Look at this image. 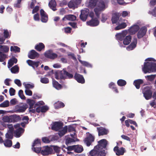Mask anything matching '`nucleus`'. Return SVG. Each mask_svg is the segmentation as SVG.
I'll return each mask as SVG.
<instances>
[{
  "instance_id": "obj_1",
  "label": "nucleus",
  "mask_w": 156,
  "mask_h": 156,
  "mask_svg": "<svg viewBox=\"0 0 156 156\" xmlns=\"http://www.w3.org/2000/svg\"><path fill=\"white\" fill-rule=\"evenodd\" d=\"M142 70L144 73L156 72V63L154 62H145Z\"/></svg>"
},
{
  "instance_id": "obj_2",
  "label": "nucleus",
  "mask_w": 156,
  "mask_h": 156,
  "mask_svg": "<svg viewBox=\"0 0 156 156\" xmlns=\"http://www.w3.org/2000/svg\"><path fill=\"white\" fill-rule=\"evenodd\" d=\"M105 8L104 2L102 0H98L97 6L94 9V12L97 17H99L100 13V12L105 10Z\"/></svg>"
},
{
  "instance_id": "obj_3",
  "label": "nucleus",
  "mask_w": 156,
  "mask_h": 156,
  "mask_svg": "<svg viewBox=\"0 0 156 156\" xmlns=\"http://www.w3.org/2000/svg\"><path fill=\"white\" fill-rule=\"evenodd\" d=\"M98 144L95 146V148L98 149L101 151H104V152L107 153V151H105V150H107V148L106 146L108 143V141L105 139H102L98 142Z\"/></svg>"
},
{
  "instance_id": "obj_4",
  "label": "nucleus",
  "mask_w": 156,
  "mask_h": 156,
  "mask_svg": "<svg viewBox=\"0 0 156 156\" xmlns=\"http://www.w3.org/2000/svg\"><path fill=\"white\" fill-rule=\"evenodd\" d=\"M88 156H105L106 152H104L98 149L94 148L91 150L87 154Z\"/></svg>"
},
{
  "instance_id": "obj_5",
  "label": "nucleus",
  "mask_w": 156,
  "mask_h": 156,
  "mask_svg": "<svg viewBox=\"0 0 156 156\" xmlns=\"http://www.w3.org/2000/svg\"><path fill=\"white\" fill-rule=\"evenodd\" d=\"M60 77L61 79L65 80V79L73 78V75L66 71V69H63L62 71H60Z\"/></svg>"
},
{
  "instance_id": "obj_6",
  "label": "nucleus",
  "mask_w": 156,
  "mask_h": 156,
  "mask_svg": "<svg viewBox=\"0 0 156 156\" xmlns=\"http://www.w3.org/2000/svg\"><path fill=\"white\" fill-rule=\"evenodd\" d=\"M144 97L146 100L151 99L152 96V93L149 87H144L143 90Z\"/></svg>"
},
{
  "instance_id": "obj_7",
  "label": "nucleus",
  "mask_w": 156,
  "mask_h": 156,
  "mask_svg": "<svg viewBox=\"0 0 156 156\" xmlns=\"http://www.w3.org/2000/svg\"><path fill=\"white\" fill-rule=\"evenodd\" d=\"M89 10L88 9H84L81 10V13L80 15V18L83 21H86L88 14Z\"/></svg>"
},
{
  "instance_id": "obj_8",
  "label": "nucleus",
  "mask_w": 156,
  "mask_h": 156,
  "mask_svg": "<svg viewBox=\"0 0 156 156\" xmlns=\"http://www.w3.org/2000/svg\"><path fill=\"white\" fill-rule=\"evenodd\" d=\"M44 56L51 59H54L57 58L58 55L55 53L53 52V51L51 50H48L46 51L44 54Z\"/></svg>"
},
{
  "instance_id": "obj_9",
  "label": "nucleus",
  "mask_w": 156,
  "mask_h": 156,
  "mask_svg": "<svg viewBox=\"0 0 156 156\" xmlns=\"http://www.w3.org/2000/svg\"><path fill=\"white\" fill-rule=\"evenodd\" d=\"M27 102L29 105V112L31 113H35V109H33V108L34 105V106L35 104V101L34 100L28 99L27 100Z\"/></svg>"
},
{
  "instance_id": "obj_10",
  "label": "nucleus",
  "mask_w": 156,
  "mask_h": 156,
  "mask_svg": "<svg viewBox=\"0 0 156 156\" xmlns=\"http://www.w3.org/2000/svg\"><path fill=\"white\" fill-rule=\"evenodd\" d=\"M113 150L115 153L116 154L117 156L123 155L124 153L126 151L125 148L123 147H121L120 148H119L118 146L115 147L113 149Z\"/></svg>"
},
{
  "instance_id": "obj_11",
  "label": "nucleus",
  "mask_w": 156,
  "mask_h": 156,
  "mask_svg": "<svg viewBox=\"0 0 156 156\" xmlns=\"http://www.w3.org/2000/svg\"><path fill=\"white\" fill-rule=\"evenodd\" d=\"M94 137L91 134H89L84 140V141L87 146H89L94 141Z\"/></svg>"
},
{
  "instance_id": "obj_12",
  "label": "nucleus",
  "mask_w": 156,
  "mask_h": 156,
  "mask_svg": "<svg viewBox=\"0 0 156 156\" xmlns=\"http://www.w3.org/2000/svg\"><path fill=\"white\" fill-rule=\"evenodd\" d=\"M97 129L99 136L107 135L109 132V131L108 129L101 126L97 127Z\"/></svg>"
},
{
  "instance_id": "obj_13",
  "label": "nucleus",
  "mask_w": 156,
  "mask_h": 156,
  "mask_svg": "<svg viewBox=\"0 0 156 156\" xmlns=\"http://www.w3.org/2000/svg\"><path fill=\"white\" fill-rule=\"evenodd\" d=\"M63 125V123L62 122H55L52 126L51 129L53 130L58 131L62 128Z\"/></svg>"
},
{
  "instance_id": "obj_14",
  "label": "nucleus",
  "mask_w": 156,
  "mask_h": 156,
  "mask_svg": "<svg viewBox=\"0 0 156 156\" xmlns=\"http://www.w3.org/2000/svg\"><path fill=\"white\" fill-rule=\"evenodd\" d=\"M40 13L41 16V21L43 23H46L48 19V15L43 9L40 10Z\"/></svg>"
},
{
  "instance_id": "obj_15",
  "label": "nucleus",
  "mask_w": 156,
  "mask_h": 156,
  "mask_svg": "<svg viewBox=\"0 0 156 156\" xmlns=\"http://www.w3.org/2000/svg\"><path fill=\"white\" fill-rule=\"evenodd\" d=\"M147 29L145 27H142L138 31L137 34V38L140 39L144 36L147 32Z\"/></svg>"
},
{
  "instance_id": "obj_16",
  "label": "nucleus",
  "mask_w": 156,
  "mask_h": 156,
  "mask_svg": "<svg viewBox=\"0 0 156 156\" xmlns=\"http://www.w3.org/2000/svg\"><path fill=\"white\" fill-rule=\"evenodd\" d=\"M87 23L88 25L92 27H94L98 25L99 22L97 18H92L91 20L87 22Z\"/></svg>"
},
{
  "instance_id": "obj_17",
  "label": "nucleus",
  "mask_w": 156,
  "mask_h": 156,
  "mask_svg": "<svg viewBox=\"0 0 156 156\" xmlns=\"http://www.w3.org/2000/svg\"><path fill=\"white\" fill-rule=\"evenodd\" d=\"M121 16V14L118 12H116L113 13L112 15L111 19L112 23L113 24L117 23Z\"/></svg>"
},
{
  "instance_id": "obj_18",
  "label": "nucleus",
  "mask_w": 156,
  "mask_h": 156,
  "mask_svg": "<svg viewBox=\"0 0 156 156\" xmlns=\"http://www.w3.org/2000/svg\"><path fill=\"white\" fill-rule=\"evenodd\" d=\"M52 149L48 146L44 147L43 149L41 150V154L44 155H47L51 153Z\"/></svg>"
},
{
  "instance_id": "obj_19",
  "label": "nucleus",
  "mask_w": 156,
  "mask_h": 156,
  "mask_svg": "<svg viewBox=\"0 0 156 156\" xmlns=\"http://www.w3.org/2000/svg\"><path fill=\"white\" fill-rule=\"evenodd\" d=\"M127 34V31L125 30L121 33H119L116 34L115 36L118 40L120 41L123 40Z\"/></svg>"
},
{
  "instance_id": "obj_20",
  "label": "nucleus",
  "mask_w": 156,
  "mask_h": 156,
  "mask_svg": "<svg viewBox=\"0 0 156 156\" xmlns=\"http://www.w3.org/2000/svg\"><path fill=\"white\" fill-rule=\"evenodd\" d=\"M137 40L136 38H133V41L127 48L126 49L128 51L132 50L133 49L136 47L137 44Z\"/></svg>"
},
{
  "instance_id": "obj_21",
  "label": "nucleus",
  "mask_w": 156,
  "mask_h": 156,
  "mask_svg": "<svg viewBox=\"0 0 156 156\" xmlns=\"http://www.w3.org/2000/svg\"><path fill=\"white\" fill-rule=\"evenodd\" d=\"M74 78L75 80L79 83H85V80L82 75L76 73L74 76Z\"/></svg>"
},
{
  "instance_id": "obj_22",
  "label": "nucleus",
  "mask_w": 156,
  "mask_h": 156,
  "mask_svg": "<svg viewBox=\"0 0 156 156\" xmlns=\"http://www.w3.org/2000/svg\"><path fill=\"white\" fill-rule=\"evenodd\" d=\"M39 56V54L34 50H31L28 54V58L31 59H35Z\"/></svg>"
},
{
  "instance_id": "obj_23",
  "label": "nucleus",
  "mask_w": 156,
  "mask_h": 156,
  "mask_svg": "<svg viewBox=\"0 0 156 156\" xmlns=\"http://www.w3.org/2000/svg\"><path fill=\"white\" fill-rule=\"evenodd\" d=\"M140 29L139 26L137 25H134L131 27L129 29V33L132 34H134L137 32Z\"/></svg>"
},
{
  "instance_id": "obj_24",
  "label": "nucleus",
  "mask_w": 156,
  "mask_h": 156,
  "mask_svg": "<svg viewBox=\"0 0 156 156\" xmlns=\"http://www.w3.org/2000/svg\"><path fill=\"white\" fill-rule=\"evenodd\" d=\"M144 83L143 80L139 79L136 80L134 81L133 84L137 89H139L140 87V85Z\"/></svg>"
},
{
  "instance_id": "obj_25",
  "label": "nucleus",
  "mask_w": 156,
  "mask_h": 156,
  "mask_svg": "<svg viewBox=\"0 0 156 156\" xmlns=\"http://www.w3.org/2000/svg\"><path fill=\"white\" fill-rule=\"evenodd\" d=\"M28 64L30 66H32L33 67H38L39 66L40 62L39 61L35 62L30 60H28L27 61Z\"/></svg>"
},
{
  "instance_id": "obj_26",
  "label": "nucleus",
  "mask_w": 156,
  "mask_h": 156,
  "mask_svg": "<svg viewBox=\"0 0 156 156\" xmlns=\"http://www.w3.org/2000/svg\"><path fill=\"white\" fill-rule=\"evenodd\" d=\"M48 5L50 8L53 11H55L57 10L56 8V3L55 0H51L48 4Z\"/></svg>"
},
{
  "instance_id": "obj_27",
  "label": "nucleus",
  "mask_w": 156,
  "mask_h": 156,
  "mask_svg": "<svg viewBox=\"0 0 156 156\" xmlns=\"http://www.w3.org/2000/svg\"><path fill=\"white\" fill-rule=\"evenodd\" d=\"M17 62V59L15 57H13L10 59L8 61V68L11 67L14 64V63H16Z\"/></svg>"
},
{
  "instance_id": "obj_28",
  "label": "nucleus",
  "mask_w": 156,
  "mask_h": 156,
  "mask_svg": "<svg viewBox=\"0 0 156 156\" xmlns=\"http://www.w3.org/2000/svg\"><path fill=\"white\" fill-rule=\"evenodd\" d=\"M24 129L21 127H20L16 129L15 132V134L17 137H19L21 134L24 132Z\"/></svg>"
},
{
  "instance_id": "obj_29",
  "label": "nucleus",
  "mask_w": 156,
  "mask_h": 156,
  "mask_svg": "<svg viewBox=\"0 0 156 156\" xmlns=\"http://www.w3.org/2000/svg\"><path fill=\"white\" fill-rule=\"evenodd\" d=\"M83 150V146L80 145H75L74 152L77 153L82 152Z\"/></svg>"
},
{
  "instance_id": "obj_30",
  "label": "nucleus",
  "mask_w": 156,
  "mask_h": 156,
  "mask_svg": "<svg viewBox=\"0 0 156 156\" xmlns=\"http://www.w3.org/2000/svg\"><path fill=\"white\" fill-rule=\"evenodd\" d=\"M13 128L12 127L10 128L8 132L6 133L5 134V137L7 139H12L13 137Z\"/></svg>"
},
{
  "instance_id": "obj_31",
  "label": "nucleus",
  "mask_w": 156,
  "mask_h": 156,
  "mask_svg": "<svg viewBox=\"0 0 156 156\" xmlns=\"http://www.w3.org/2000/svg\"><path fill=\"white\" fill-rule=\"evenodd\" d=\"M132 39L131 36L129 35L126 36L123 40V43L125 45H128L131 42Z\"/></svg>"
},
{
  "instance_id": "obj_32",
  "label": "nucleus",
  "mask_w": 156,
  "mask_h": 156,
  "mask_svg": "<svg viewBox=\"0 0 156 156\" xmlns=\"http://www.w3.org/2000/svg\"><path fill=\"white\" fill-rule=\"evenodd\" d=\"M45 48L44 44L42 43H40L35 46V48L38 51H41Z\"/></svg>"
},
{
  "instance_id": "obj_33",
  "label": "nucleus",
  "mask_w": 156,
  "mask_h": 156,
  "mask_svg": "<svg viewBox=\"0 0 156 156\" xmlns=\"http://www.w3.org/2000/svg\"><path fill=\"white\" fill-rule=\"evenodd\" d=\"M52 84L53 86L57 90H60L62 88L61 85L55 80H53Z\"/></svg>"
},
{
  "instance_id": "obj_34",
  "label": "nucleus",
  "mask_w": 156,
  "mask_h": 156,
  "mask_svg": "<svg viewBox=\"0 0 156 156\" xmlns=\"http://www.w3.org/2000/svg\"><path fill=\"white\" fill-rule=\"evenodd\" d=\"M67 126H65L62 130L59 131L58 132V134L59 136L60 137L64 136L67 132Z\"/></svg>"
},
{
  "instance_id": "obj_35",
  "label": "nucleus",
  "mask_w": 156,
  "mask_h": 156,
  "mask_svg": "<svg viewBox=\"0 0 156 156\" xmlns=\"http://www.w3.org/2000/svg\"><path fill=\"white\" fill-rule=\"evenodd\" d=\"M9 50V47L7 45H0V51L2 53H6Z\"/></svg>"
},
{
  "instance_id": "obj_36",
  "label": "nucleus",
  "mask_w": 156,
  "mask_h": 156,
  "mask_svg": "<svg viewBox=\"0 0 156 156\" xmlns=\"http://www.w3.org/2000/svg\"><path fill=\"white\" fill-rule=\"evenodd\" d=\"M127 25L126 23L123 22L117 26L115 28V30H118L121 29L125 28Z\"/></svg>"
},
{
  "instance_id": "obj_37",
  "label": "nucleus",
  "mask_w": 156,
  "mask_h": 156,
  "mask_svg": "<svg viewBox=\"0 0 156 156\" xmlns=\"http://www.w3.org/2000/svg\"><path fill=\"white\" fill-rule=\"evenodd\" d=\"M12 121L14 122H18L21 120V118L19 115H13L11 116Z\"/></svg>"
},
{
  "instance_id": "obj_38",
  "label": "nucleus",
  "mask_w": 156,
  "mask_h": 156,
  "mask_svg": "<svg viewBox=\"0 0 156 156\" xmlns=\"http://www.w3.org/2000/svg\"><path fill=\"white\" fill-rule=\"evenodd\" d=\"M4 144L5 147H10L12 146V142L10 140L6 139L4 141Z\"/></svg>"
},
{
  "instance_id": "obj_39",
  "label": "nucleus",
  "mask_w": 156,
  "mask_h": 156,
  "mask_svg": "<svg viewBox=\"0 0 156 156\" xmlns=\"http://www.w3.org/2000/svg\"><path fill=\"white\" fill-rule=\"evenodd\" d=\"M11 72L13 73H16L19 72V67L18 65H16L11 69Z\"/></svg>"
},
{
  "instance_id": "obj_40",
  "label": "nucleus",
  "mask_w": 156,
  "mask_h": 156,
  "mask_svg": "<svg viewBox=\"0 0 156 156\" xmlns=\"http://www.w3.org/2000/svg\"><path fill=\"white\" fill-rule=\"evenodd\" d=\"M10 51L12 52H19L20 51V48L17 46H11L10 47Z\"/></svg>"
},
{
  "instance_id": "obj_41",
  "label": "nucleus",
  "mask_w": 156,
  "mask_h": 156,
  "mask_svg": "<svg viewBox=\"0 0 156 156\" xmlns=\"http://www.w3.org/2000/svg\"><path fill=\"white\" fill-rule=\"evenodd\" d=\"M41 145V140L38 139H36L34 141L32 145V147H36L37 146H40Z\"/></svg>"
},
{
  "instance_id": "obj_42",
  "label": "nucleus",
  "mask_w": 156,
  "mask_h": 156,
  "mask_svg": "<svg viewBox=\"0 0 156 156\" xmlns=\"http://www.w3.org/2000/svg\"><path fill=\"white\" fill-rule=\"evenodd\" d=\"M79 62L83 66L87 67L92 68V65L91 64L86 61L79 60Z\"/></svg>"
},
{
  "instance_id": "obj_43",
  "label": "nucleus",
  "mask_w": 156,
  "mask_h": 156,
  "mask_svg": "<svg viewBox=\"0 0 156 156\" xmlns=\"http://www.w3.org/2000/svg\"><path fill=\"white\" fill-rule=\"evenodd\" d=\"M117 83L119 86L122 87L125 86L126 84V82L123 80L119 79L117 81Z\"/></svg>"
},
{
  "instance_id": "obj_44",
  "label": "nucleus",
  "mask_w": 156,
  "mask_h": 156,
  "mask_svg": "<svg viewBox=\"0 0 156 156\" xmlns=\"http://www.w3.org/2000/svg\"><path fill=\"white\" fill-rule=\"evenodd\" d=\"M66 19L71 21H74L76 20V17L75 16L73 15L69 14L66 16Z\"/></svg>"
},
{
  "instance_id": "obj_45",
  "label": "nucleus",
  "mask_w": 156,
  "mask_h": 156,
  "mask_svg": "<svg viewBox=\"0 0 156 156\" xmlns=\"http://www.w3.org/2000/svg\"><path fill=\"white\" fill-rule=\"evenodd\" d=\"M55 106L56 108L58 109L64 107L65 106V105L62 102L58 101L55 103Z\"/></svg>"
},
{
  "instance_id": "obj_46",
  "label": "nucleus",
  "mask_w": 156,
  "mask_h": 156,
  "mask_svg": "<svg viewBox=\"0 0 156 156\" xmlns=\"http://www.w3.org/2000/svg\"><path fill=\"white\" fill-rule=\"evenodd\" d=\"M98 0H90L89 2V5L91 8L94 7L98 3Z\"/></svg>"
},
{
  "instance_id": "obj_47",
  "label": "nucleus",
  "mask_w": 156,
  "mask_h": 156,
  "mask_svg": "<svg viewBox=\"0 0 156 156\" xmlns=\"http://www.w3.org/2000/svg\"><path fill=\"white\" fill-rule=\"evenodd\" d=\"M7 58V55L2 51H0V62H3Z\"/></svg>"
},
{
  "instance_id": "obj_48",
  "label": "nucleus",
  "mask_w": 156,
  "mask_h": 156,
  "mask_svg": "<svg viewBox=\"0 0 156 156\" xmlns=\"http://www.w3.org/2000/svg\"><path fill=\"white\" fill-rule=\"evenodd\" d=\"M76 5V4L73 0L70 1L68 4V6L71 9H73Z\"/></svg>"
},
{
  "instance_id": "obj_49",
  "label": "nucleus",
  "mask_w": 156,
  "mask_h": 156,
  "mask_svg": "<svg viewBox=\"0 0 156 156\" xmlns=\"http://www.w3.org/2000/svg\"><path fill=\"white\" fill-rule=\"evenodd\" d=\"M75 141L74 139L68 137L65 140V144L68 145L69 144Z\"/></svg>"
},
{
  "instance_id": "obj_50",
  "label": "nucleus",
  "mask_w": 156,
  "mask_h": 156,
  "mask_svg": "<svg viewBox=\"0 0 156 156\" xmlns=\"http://www.w3.org/2000/svg\"><path fill=\"white\" fill-rule=\"evenodd\" d=\"M9 106V102L8 100H6L0 104L1 107H6Z\"/></svg>"
},
{
  "instance_id": "obj_51",
  "label": "nucleus",
  "mask_w": 156,
  "mask_h": 156,
  "mask_svg": "<svg viewBox=\"0 0 156 156\" xmlns=\"http://www.w3.org/2000/svg\"><path fill=\"white\" fill-rule=\"evenodd\" d=\"M32 149L34 152L36 153H39L41 152V147H32Z\"/></svg>"
},
{
  "instance_id": "obj_52",
  "label": "nucleus",
  "mask_w": 156,
  "mask_h": 156,
  "mask_svg": "<svg viewBox=\"0 0 156 156\" xmlns=\"http://www.w3.org/2000/svg\"><path fill=\"white\" fill-rule=\"evenodd\" d=\"M18 94L20 98L22 100H25L26 97L23 94V91L22 90H19L18 92Z\"/></svg>"
},
{
  "instance_id": "obj_53",
  "label": "nucleus",
  "mask_w": 156,
  "mask_h": 156,
  "mask_svg": "<svg viewBox=\"0 0 156 156\" xmlns=\"http://www.w3.org/2000/svg\"><path fill=\"white\" fill-rule=\"evenodd\" d=\"M40 81L42 83L46 84L49 83V80L47 78L43 77L41 78Z\"/></svg>"
},
{
  "instance_id": "obj_54",
  "label": "nucleus",
  "mask_w": 156,
  "mask_h": 156,
  "mask_svg": "<svg viewBox=\"0 0 156 156\" xmlns=\"http://www.w3.org/2000/svg\"><path fill=\"white\" fill-rule=\"evenodd\" d=\"M26 108L24 106H20L17 109L16 111L19 112H25Z\"/></svg>"
},
{
  "instance_id": "obj_55",
  "label": "nucleus",
  "mask_w": 156,
  "mask_h": 156,
  "mask_svg": "<svg viewBox=\"0 0 156 156\" xmlns=\"http://www.w3.org/2000/svg\"><path fill=\"white\" fill-rule=\"evenodd\" d=\"M49 109V108L47 106H43L41 107V112H45Z\"/></svg>"
},
{
  "instance_id": "obj_56",
  "label": "nucleus",
  "mask_w": 156,
  "mask_h": 156,
  "mask_svg": "<svg viewBox=\"0 0 156 156\" xmlns=\"http://www.w3.org/2000/svg\"><path fill=\"white\" fill-rule=\"evenodd\" d=\"M4 38L6 39L9 38L10 35L9 34L8 31L7 30H4Z\"/></svg>"
},
{
  "instance_id": "obj_57",
  "label": "nucleus",
  "mask_w": 156,
  "mask_h": 156,
  "mask_svg": "<svg viewBox=\"0 0 156 156\" xmlns=\"http://www.w3.org/2000/svg\"><path fill=\"white\" fill-rule=\"evenodd\" d=\"M42 140L43 142L46 144L49 143L50 142V140L47 137H43Z\"/></svg>"
},
{
  "instance_id": "obj_58",
  "label": "nucleus",
  "mask_w": 156,
  "mask_h": 156,
  "mask_svg": "<svg viewBox=\"0 0 156 156\" xmlns=\"http://www.w3.org/2000/svg\"><path fill=\"white\" fill-rule=\"evenodd\" d=\"M53 149L55 151L56 153H59L60 151V147L57 146H54Z\"/></svg>"
},
{
  "instance_id": "obj_59",
  "label": "nucleus",
  "mask_w": 156,
  "mask_h": 156,
  "mask_svg": "<svg viewBox=\"0 0 156 156\" xmlns=\"http://www.w3.org/2000/svg\"><path fill=\"white\" fill-rule=\"evenodd\" d=\"M44 104V102L43 101H39L35 104L34 108H35L36 107H37V106L40 107V106L41 105H43Z\"/></svg>"
},
{
  "instance_id": "obj_60",
  "label": "nucleus",
  "mask_w": 156,
  "mask_h": 156,
  "mask_svg": "<svg viewBox=\"0 0 156 156\" xmlns=\"http://www.w3.org/2000/svg\"><path fill=\"white\" fill-rule=\"evenodd\" d=\"M107 16L106 15L102 14L101 15V21L103 22H105L107 19Z\"/></svg>"
},
{
  "instance_id": "obj_61",
  "label": "nucleus",
  "mask_w": 156,
  "mask_h": 156,
  "mask_svg": "<svg viewBox=\"0 0 156 156\" xmlns=\"http://www.w3.org/2000/svg\"><path fill=\"white\" fill-rule=\"evenodd\" d=\"M26 89H29L30 88H32L34 87L33 85L29 83L25 84L23 83Z\"/></svg>"
},
{
  "instance_id": "obj_62",
  "label": "nucleus",
  "mask_w": 156,
  "mask_h": 156,
  "mask_svg": "<svg viewBox=\"0 0 156 156\" xmlns=\"http://www.w3.org/2000/svg\"><path fill=\"white\" fill-rule=\"evenodd\" d=\"M16 92L15 90L13 88L11 87L9 90V94L10 96H13L15 95Z\"/></svg>"
},
{
  "instance_id": "obj_63",
  "label": "nucleus",
  "mask_w": 156,
  "mask_h": 156,
  "mask_svg": "<svg viewBox=\"0 0 156 156\" xmlns=\"http://www.w3.org/2000/svg\"><path fill=\"white\" fill-rule=\"evenodd\" d=\"M65 32L66 33L69 34L71 32V31L72 30V28L69 27H65L64 28Z\"/></svg>"
},
{
  "instance_id": "obj_64",
  "label": "nucleus",
  "mask_w": 156,
  "mask_h": 156,
  "mask_svg": "<svg viewBox=\"0 0 156 156\" xmlns=\"http://www.w3.org/2000/svg\"><path fill=\"white\" fill-rule=\"evenodd\" d=\"M34 20L36 21H39L40 20L39 15L38 13H37L34 16Z\"/></svg>"
}]
</instances>
